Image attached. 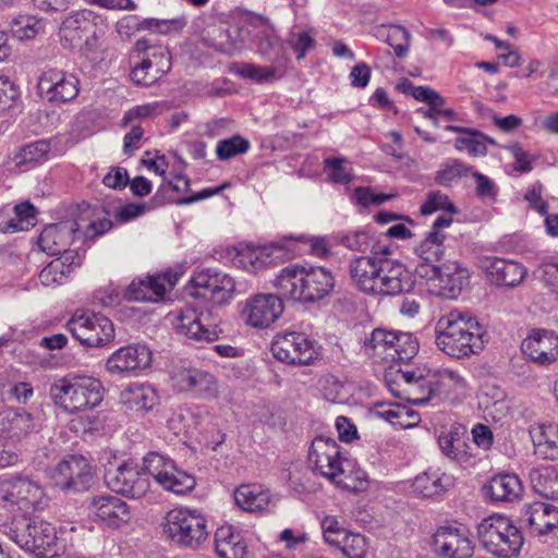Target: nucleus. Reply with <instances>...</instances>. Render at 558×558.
Instances as JSON below:
<instances>
[{
  "mask_svg": "<svg viewBox=\"0 0 558 558\" xmlns=\"http://www.w3.org/2000/svg\"><path fill=\"white\" fill-rule=\"evenodd\" d=\"M303 239L284 236L279 242H272L260 246L240 245L229 250V254L238 258L239 265L246 268H264L275 266L291 259L298 251V243Z\"/></svg>",
  "mask_w": 558,
  "mask_h": 558,
  "instance_id": "5",
  "label": "nucleus"
},
{
  "mask_svg": "<svg viewBox=\"0 0 558 558\" xmlns=\"http://www.w3.org/2000/svg\"><path fill=\"white\" fill-rule=\"evenodd\" d=\"M523 197L533 209H546L555 206V198L548 197L544 186L538 182L531 184L525 190Z\"/></svg>",
  "mask_w": 558,
  "mask_h": 558,
  "instance_id": "55",
  "label": "nucleus"
},
{
  "mask_svg": "<svg viewBox=\"0 0 558 558\" xmlns=\"http://www.w3.org/2000/svg\"><path fill=\"white\" fill-rule=\"evenodd\" d=\"M76 221V230L81 231L86 238L101 235L112 228V221L106 216H100L96 211H83Z\"/></svg>",
  "mask_w": 558,
  "mask_h": 558,
  "instance_id": "43",
  "label": "nucleus"
},
{
  "mask_svg": "<svg viewBox=\"0 0 558 558\" xmlns=\"http://www.w3.org/2000/svg\"><path fill=\"white\" fill-rule=\"evenodd\" d=\"M251 147L250 142L241 135L219 141L216 146V155L219 160H229L245 154Z\"/></svg>",
  "mask_w": 558,
  "mask_h": 558,
  "instance_id": "50",
  "label": "nucleus"
},
{
  "mask_svg": "<svg viewBox=\"0 0 558 558\" xmlns=\"http://www.w3.org/2000/svg\"><path fill=\"white\" fill-rule=\"evenodd\" d=\"M72 240L70 228L64 225H50L46 227L38 239L39 247L49 255L69 253L68 245Z\"/></svg>",
  "mask_w": 558,
  "mask_h": 558,
  "instance_id": "27",
  "label": "nucleus"
},
{
  "mask_svg": "<svg viewBox=\"0 0 558 558\" xmlns=\"http://www.w3.org/2000/svg\"><path fill=\"white\" fill-rule=\"evenodd\" d=\"M306 269L303 267L286 268L278 276L276 286L279 292L288 299L302 301Z\"/></svg>",
  "mask_w": 558,
  "mask_h": 558,
  "instance_id": "31",
  "label": "nucleus"
},
{
  "mask_svg": "<svg viewBox=\"0 0 558 558\" xmlns=\"http://www.w3.org/2000/svg\"><path fill=\"white\" fill-rule=\"evenodd\" d=\"M388 245L377 243L373 248V256L359 257L351 266V277L357 287L366 292L378 294V281L381 271L384 256H390Z\"/></svg>",
  "mask_w": 558,
  "mask_h": 558,
  "instance_id": "11",
  "label": "nucleus"
},
{
  "mask_svg": "<svg viewBox=\"0 0 558 558\" xmlns=\"http://www.w3.org/2000/svg\"><path fill=\"white\" fill-rule=\"evenodd\" d=\"M489 275L497 284L512 287L523 278V269L515 262L495 259L489 267Z\"/></svg>",
  "mask_w": 558,
  "mask_h": 558,
  "instance_id": "39",
  "label": "nucleus"
},
{
  "mask_svg": "<svg viewBox=\"0 0 558 558\" xmlns=\"http://www.w3.org/2000/svg\"><path fill=\"white\" fill-rule=\"evenodd\" d=\"M102 183L110 189L121 190L129 184L126 169L121 167L112 168L102 179Z\"/></svg>",
  "mask_w": 558,
  "mask_h": 558,
  "instance_id": "64",
  "label": "nucleus"
},
{
  "mask_svg": "<svg viewBox=\"0 0 558 558\" xmlns=\"http://www.w3.org/2000/svg\"><path fill=\"white\" fill-rule=\"evenodd\" d=\"M283 311L281 300L272 294H257L245 305L243 314L246 323L254 328H268Z\"/></svg>",
  "mask_w": 558,
  "mask_h": 558,
  "instance_id": "17",
  "label": "nucleus"
},
{
  "mask_svg": "<svg viewBox=\"0 0 558 558\" xmlns=\"http://www.w3.org/2000/svg\"><path fill=\"white\" fill-rule=\"evenodd\" d=\"M271 351L277 360L288 364H308L315 359L312 342L296 332L277 336Z\"/></svg>",
  "mask_w": 558,
  "mask_h": 558,
  "instance_id": "16",
  "label": "nucleus"
},
{
  "mask_svg": "<svg viewBox=\"0 0 558 558\" xmlns=\"http://www.w3.org/2000/svg\"><path fill=\"white\" fill-rule=\"evenodd\" d=\"M436 342L452 357L469 356L481 343L480 324L468 314L450 312L438 320Z\"/></svg>",
  "mask_w": 558,
  "mask_h": 558,
  "instance_id": "2",
  "label": "nucleus"
},
{
  "mask_svg": "<svg viewBox=\"0 0 558 558\" xmlns=\"http://www.w3.org/2000/svg\"><path fill=\"white\" fill-rule=\"evenodd\" d=\"M177 526V536L184 546H198L207 537L205 519L196 511L180 510Z\"/></svg>",
  "mask_w": 558,
  "mask_h": 558,
  "instance_id": "25",
  "label": "nucleus"
},
{
  "mask_svg": "<svg viewBox=\"0 0 558 558\" xmlns=\"http://www.w3.org/2000/svg\"><path fill=\"white\" fill-rule=\"evenodd\" d=\"M397 197L398 192L396 190H390L389 192H380L376 187L372 186L355 187L350 195V198L356 205L362 207L379 206Z\"/></svg>",
  "mask_w": 558,
  "mask_h": 558,
  "instance_id": "45",
  "label": "nucleus"
},
{
  "mask_svg": "<svg viewBox=\"0 0 558 558\" xmlns=\"http://www.w3.org/2000/svg\"><path fill=\"white\" fill-rule=\"evenodd\" d=\"M529 523L537 534H545L558 526V509L545 502H534L529 509Z\"/></svg>",
  "mask_w": 558,
  "mask_h": 558,
  "instance_id": "35",
  "label": "nucleus"
},
{
  "mask_svg": "<svg viewBox=\"0 0 558 558\" xmlns=\"http://www.w3.org/2000/svg\"><path fill=\"white\" fill-rule=\"evenodd\" d=\"M235 74L245 80H251L258 84L270 83L281 78L286 74L284 66H262L253 63H238L233 65Z\"/></svg>",
  "mask_w": 558,
  "mask_h": 558,
  "instance_id": "36",
  "label": "nucleus"
},
{
  "mask_svg": "<svg viewBox=\"0 0 558 558\" xmlns=\"http://www.w3.org/2000/svg\"><path fill=\"white\" fill-rule=\"evenodd\" d=\"M534 487L546 498L558 497V472L553 468H543L537 471L534 480Z\"/></svg>",
  "mask_w": 558,
  "mask_h": 558,
  "instance_id": "49",
  "label": "nucleus"
},
{
  "mask_svg": "<svg viewBox=\"0 0 558 558\" xmlns=\"http://www.w3.org/2000/svg\"><path fill=\"white\" fill-rule=\"evenodd\" d=\"M216 550L221 558H245L246 546L241 536L230 525H221L217 529Z\"/></svg>",
  "mask_w": 558,
  "mask_h": 558,
  "instance_id": "30",
  "label": "nucleus"
},
{
  "mask_svg": "<svg viewBox=\"0 0 558 558\" xmlns=\"http://www.w3.org/2000/svg\"><path fill=\"white\" fill-rule=\"evenodd\" d=\"M439 445L442 451L453 459H464L471 456L465 432L453 430L442 434L439 437Z\"/></svg>",
  "mask_w": 558,
  "mask_h": 558,
  "instance_id": "44",
  "label": "nucleus"
},
{
  "mask_svg": "<svg viewBox=\"0 0 558 558\" xmlns=\"http://www.w3.org/2000/svg\"><path fill=\"white\" fill-rule=\"evenodd\" d=\"M408 93L416 100L428 104L436 111L442 105V99L433 89L423 86H409Z\"/></svg>",
  "mask_w": 558,
  "mask_h": 558,
  "instance_id": "60",
  "label": "nucleus"
},
{
  "mask_svg": "<svg viewBox=\"0 0 558 558\" xmlns=\"http://www.w3.org/2000/svg\"><path fill=\"white\" fill-rule=\"evenodd\" d=\"M472 167L459 159H449L442 162L434 173V182L441 186H451L460 179L468 177Z\"/></svg>",
  "mask_w": 558,
  "mask_h": 558,
  "instance_id": "40",
  "label": "nucleus"
},
{
  "mask_svg": "<svg viewBox=\"0 0 558 558\" xmlns=\"http://www.w3.org/2000/svg\"><path fill=\"white\" fill-rule=\"evenodd\" d=\"M304 292L302 301H315L326 295L333 287L331 275L323 268L306 270Z\"/></svg>",
  "mask_w": 558,
  "mask_h": 558,
  "instance_id": "33",
  "label": "nucleus"
},
{
  "mask_svg": "<svg viewBox=\"0 0 558 558\" xmlns=\"http://www.w3.org/2000/svg\"><path fill=\"white\" fill-rule=\"evenodd\" d=\"M387 43L393 48L398 57H403L409 48L407 31L400 26H390L387 34Z\"/></svg>",
  "mask_w": 558,
  "mask_h": 558,
  "instance_id": "57",
  "label": "nucleus"
},
{
  "mask_svg": "<svg viewBox=\"0 0 558 558\" xmlns=\"http://www.w3.org/2000/svg\"><path fill=\"white\" fill-rule=\"evenodd\" d=\"M150 62L145 59L131 71V80L140 85H150L158 80L157 75L150 70Z\"/></svg>",
  "mask_w": 558,
  "mask_h": 558,
  "instance_id": "61",
  "label": "nucleus"
},
{
  "mask_svg": "<svg viewBox=\"0 0 558 558\" xmlns=\"http://www.w3.org/2000/svg\"><path fill=\"white\" fill-rule=\"evenodd\" d=\"M143 470L151 475L161 486L171 490L174 486V462L157 452H150L144 458Z\"/></svg>",
  "mask_w": 558,
  "mask_h": 558,
  "instance_id": "29",
  "label": "nucleus"
},
{
  "mask_svg": "<svg viewBox=\"0 0 558 558\" xmlns=\"http://www.w3.org/2000/svg\"><path fill=\"white\" fill-rule=\"evenodd\" d=\"M395 340H397V332L378 328L375 329L369 339L366 340L365 347L378 355H390Z\"/></svg>",
  "mask_w": 558,
  "mask_h": 558,
  "instance_id": "53",
  "label": "nucleus"
},
{
  "mask_svg": "<svg viewBox=\"0 0 558 558\" xmlns=\"http://www.w3.org/2000/svg\"><path fill=\"white\" fill-rule=\"evenodd\" d=\"M385 380L396 397L411 403L425 402L435 391V375L423 374L409 366L390 365L386 369Z\"/></svg>",
  "mask_w": 558,
  "mask_h": 558,
  "instance_id": "4",
  "label": "nucleus"
},
{
  "mask_svg": "<svg viewBox=\"0 0 558 558\" xmlns=\"http://www.w3.org/2000/svg\"><path fill=\"white\" fill-rule=\"evenodd\" d=\"M323 173L328 182L347 185L354 180L352 162L342 156H329L323 161Z\"/></svg>",
  "mask_w": 558,
  "mask_h": 558,
  "instance_id": "34",
  "label": "nucleus"
},
{
  "mask_svg": "<svg viewBox=\"0 0 558 558\" xmlns=\"http://www.w3.org/2000/svg\"><path fill=\"white\" fill-rule=\"evenodd\" d=\"M50 397L56 407L71 414L90 411L105 398L102 383L89 375H66L50 387Z\"/></svg>",
  "mask_w": 558,
  "mask_h": 558,
  "instance_id": "1",
  "label": "nucleus"
},
{
  "mask_svg": "<svg viewBox=\"0 0 558 558\" xmlns=\"http://www.w3.org/2000/svg\"><path fill=\"white\" fill-rule=\"evenodd\" d=\"M187 289L191 295L205 299L211 306H221L233 298L235 283L226 274L203 270L194 275Z\"/></svg>",
  "mask_w": 558,
  "mask_h": 558,
  "instance_id": "8",
  "label": "nucleus"
},
{
  "mask_svg": "<svg viewBox=\"0 0 558 558\" xmlns=\"http://www.w3.org/2000/svg\"><path fill=\"white\" fill-rule=\"evenodd\" d=\"M434 544L437 550L448 558H469L473 553L469 537L450 527L439 529L434 535Z\"/></svg>",
  "mask_w": 558,
  "mask_h": 558,
  "instance_id": "23",
  "label": "nucleus"
},
{
  "mask_svg": "<svg viewBox=\"0 0 558 558\" xmlns=\"http://www.w3.org/2000/svg\"><path fill=\"white\" fill-rule=\"evenodd\" d=\"M234 499L240 508L250 512L263 511L270 502L268 492L256 484H243L239 486L234 492Z\"/></svg>",
  "mask_w": 558,
  "mask_h": 558,
  "instance_id": "28",
  "label": "nucleus"
},
{
  "mask_svg": "<svg viewBox=\"0 0 558 558\" xmlns=\"http://www.w3.org/2000/svg\"><path fill=\"white\" fill-rule=\"evenodd\" d=\"M326 542L339 548L348 558H364L367 553L366 538L360 533L348 531L333 518L323 521Z\"/></svg>",
  "mask_w": 558,
  "mask_h": 558,
  "instance_id": "15",
  "label": "nucleus"
},
{
  "mask_svg": "<svg viewBox=\"0 0 558 558\" xmlns=\"http://www.w3.org/2000/svg\"><path fill=\"white\" fill-rule=\"evenodd\" d=\"M485 489L494 501H510L519 495L521 484L514 475L504 474L493 477Z\"/></svg>",
  "mask_w": 558,
  "mask_h": 558,
  "instance_id": "37",
  "label": "nucleus"
},
{
  "mask_svg": "<svg viewBox=\"0 0 558 558\" xmlns=\"http://www.w3.org/2000/svg\"><path fill=\"white\" fill-rule=\"evenodd\" d=\"M378 281V294L396 295L409 291L412 278L404 265L384 256Z\"/></svg>",
  "mask_w": 558,
  "mask_h": 558,
  "instance_id": "21",
  "label": "nucleus"
},
{
  "mask_svg": "<svg viewBox=\"0 0 558 558\" xmlns=\"http://www.w3.org/2000/svg\"><path fill=\"white\" fill-rule=\"evenodd\" d=\"M291 47L298 53V59L304 58L305 53L315 47L313 34L308 31L293 34Z\"/></svg>",
  "mask_w": 558,
  "mask_h": 558,
  "instance_id": "62",
  "label": "nucleus"
},
{
  "mask_svg": "<svg viewBox=\"0 0 558 558\" xmlns=\"http://www.w3.org/2000/svg\"><path fill=\"white\" fill-rule=\"evenodd\" d=\"M308 460L315 470L328 478H335L342 463L337 442L324 437H317L313 440L308 452Z\"/></svg>",
  "mask_w": 558,
  "mask_h": 558,
  "instance_id": "19",
  "label": "nucleus"
},
{
  "mask_svg": "<svg viewBox=\"0 0 558 558\" xmlns=\"http://www.w3.org/2000/svg\"><path fill=\"white\" fill-rule=\"evenodd\" d=\"M522 349L531 360L549 363L558 357V337L551 331L534 330L523 341Z\"/></svg>",
  "mask_w": 558,
  "mask_h": 558,
  "instance_id": "22",
  "label": "nucleus"
},
{
  "mask_svg": "<svg viewBox=\"0 0 558 558\" xmlns=\"http://www.w3.org/2000/svg\"><path fill=\"white\" fill-rule=\"evenodd\" d=\"M179 320L180 324L177 328L187 338L210 340L209 332L203 328L195 310L187 308L185 312H182Z\"/></svg>",
  "mask_w": 558,
  "mask_h": 558,
  "instance_id": "47",
  "label": "nucleus"
},
{
  "mask_svg": "<svg viewBox=\"0 0 558 558\" xmlns=\"http://www.w3.org/2000/svg\"><path fill=\"white\" fill-rule=\"evenodd\" d=\"M122 401L132 410H149L156 403V392L149 386H133L123 391Z\"/></svg>",
  "mask_w": 558,
  "mask_h": 558,
  "instance_id": "41",
  "label": "nucleus"
},
{
  "mask_svg": "<svg viewBox=\"0 0 558 558\" xmlns=\"http://www.w3.org/2000/svg\"><path fill=\"white\" fill-rule=\"evenodd\" d=\"M478 536L483 545L499 557L514 555L522 545L520 531L502 515L494 514L478 525Z\"/></svg>",
  "mask_w": 558,
  "mask_h": 558,
  "instance_id": "7",
  "label": "nucleus"
},
{
  "mask_svg": "<svg viewBox=\"0 0 558 558\" xmlns=\"http://www.w3.org/2000/svg\"><path fill=\"white\" fill-rule=\"evenodd\" d=\"M537 445L555 446L558 442V427L555 424H541L531 432Z\"/></svg>",
  "mask_w": 558,
  "mask_h": 558,
  "instance_id": "58",
  "label": "nucleus"
},
{
  "mask_svg": "<svg viewBox=\"0 0 558 558\" xmlns=\"http://www.w3.org/2000/svg\"><path fill=\"white\" fill-rule=\"evenodd\" d=\"M93 12L83 10L69 14L59 29L60 43L65 49H75L82 45L83 36L88 31Z\"/></svg>",
  "mask_w": 558,
  "mask_h": 558,
  "instance_id": "24",
  "label": "nucleus"
},
{
  "mask_svg": "<svg viewBox=\"0 0 558 558\" xmlns=\"http://www.w3.org/2000/svg\"><path fill=\"white\" fill-rule=\"evenodd\" d=\"M146 61L150 62V70L160 77L161 75L168 73L171 69V54L169 51L163 50L162 48H155L154 51L149 54Z\"/></svg>",
  "mask_w": 558,
  "mask_h": 558,
  "instance_id": "56",
  "label": "nucleus"
},
{
  "mask_svg": "<svg viewBox=\"0 0 558 558\" xmlns=\"http://www.w3.org/2000/svg\"><path fill=\"white\" fill-rule=\"evenodd\" d=\"M383 415L392 425L400 428L416 426L421 421L417 412L403 404H393L390 409L385 411Z\"/></svg>",
  "mask_w": 558,
  "mask_h": 558,
  "instance_id": "48",
  "label": "nucleus"
},
{
  "mask_svg": "<svg viewBox=\"0 0 558 558\" xmlns=\"http://www.w3.org/2000/svg\"><path fill=\"white\" fill-rule=\"evenodd\" d=\"M171 284V275L168 272L147 276L132 281L125 290L124 298L128 301L158 302Z\"/></svg>",
  "mask_w": 558,
  "mask_h": 558,
  "instance_id": "20",
  "label": "nucleus"
},
{
  "mask_svg": "<svg viewBox=\"0 0 558 558\" xmlns=\"http://www.w3.org/2000/svg\"><path fill=\"white\" fill-rule=\"evenodd\" d=\"M13 217L8 216V211H0V232H19L28 230L37 223L36 211H12Z\"/></svg>",
  "mask_w": 558,
  "mask_h": 558,
  "instance_id": "46",
  "label": "nucleus"
},
{
  "mask_svg": "<svg viewBox=\"0 0 558 558\" xmlns=\"http://www.w3.org/2000/svg\"><path fill=\"white\" fill-rule=\"evenodd\" d=\"M470 174L475 180L476 194L482 198L494 201L498 193L496 184L488 177L477 171L472 170Z\"/></svg>",
  "mask_w": 558,
  "mask_h": 558,
  "instance_id": "59",
  "label": "nucleus"
},
{
  "mask_svg": "<svg viewBox=\"0 0 558 558\" xmlns=\"http://www.w3.org/2000/svg\"><path fill=\"white\" fill-rule=\"evenodd\" d=\"M94 475L93 468L83 456H70L53 470L51 478L63 489H85Z\"/></svg>",
  "mask_w": 558,
  "mask_h": 558,
  "instance_id": "14",
  "label": "nucleus"
},
{
  "mask_svg": "<svg viewBox=\"0 0 558 558\" xmlns=\"http://www.w3.org/2000/svg\"><path fill=\"white\" fill-rule=\"evenodd\" d=\"M485 40H488L495 45L498 51L497 59L509 68H519L522 64V58L518 50L508 41H504L498 37L487 34L484 36Z\"/></svg>",
  "mask_w": 558,
  "mask_h": 558,
  "instance_id": "52",
  "label": "nucleus"
},
{
  "mask_svg": "<svg viewBox=\"0 0 558 558\" xmlns=\"http://www.w3.org/2000/svg\"><path fill=\"white\" fill-rule=\"evenodd\" d=\"M17 98V90L5 75H0V110L10 108Z\"/></svg>",
  "mask_w": 558,
  "mask_h": 558,
  "instance_id": "63",
  "label": "nucleus"
},
{
  "mask_svg": "<svg viewBox=\"0 0 558 558\" xmlns=\"http://www.w3.org/2000/svg\"><path fill=\"white\" fill-rule=\"evenodd\" d=\"M11 534L17 545L38 557L51 558L61 550L56 527L44 520L14 519Z\"/></svg>",
  "mask_w": 558,
  "mask_h": 558,
  "instance_id": "3",
  "label": "nucleus"
},
{
  "mask_svg": "<svg viewBox=\"0 0 558 558\" xmlns=\"http://www.w3.org/2000/svg\"><path fill=\"white\" fill-rule=\"evenodd\" d=\"M66 328L82 345L88 348H101L114 339L113 323L107 316L92 311H75Z\"/></svg>",
  "mask_w": 558,
  "mask_h": 558,
  "instance_id": "6",
  "label": "nucleus"
},
{
  "mask_svg": "<svg viewBox=\"0 0 558 558\" xmlns=\"http://www.w3.org/2000/svg\"><path fill=\"white\" fill-rule=\"evenodd\" d=\"M43 496L41 488L26 480L14 478L0 485V500L2 507L9 510L28 511L34 509Z\"/></svg>",
  "mask_w": 558,
  "mask_h": 558,
  "instance_id": "12",
  "label": "nucleus"
},
{
  "mask_svg": "<svg viewBox=\"0 0 558 558\" xmlns=\"http://www.w3.org/2000/svg\"><path fill=\"white\" fill-rule=\"evenodd\" d=\"M50 150V145L46 141H37L27 144L19 149L14 155L15 166L19 168H29L44 161Z\"/></svg>",
  "mask_w": 558,
  "mask_h": 558,
  "instance_id": "42",
  "label": "nucleus"
},
{
  "mask_svg": "<svg viewBox=\"0 0 558 558\" xmlns=\"http://www.w3.org/2000/svg\"><path fill=\"white\" fill-rule=\"evenodd\" d=\"M41 29V21L33 15H20L11 23L13 37L24 40L34 38Z\"/></svg>",
  "mask_w": 558,
  "mask_h": 558,
  "instance_id": "51",
  "label": "nucleus"
},
{
  "mask_svg": "<svg viewBox=\"0 0 558 558\" xmlns=\"http://www.w3.org/2000/svg\"><path fill=\"white\" fill-rule=\"evenodd\" d=\"M80 265V257L75 252L62 254L40 271V281L45 286L61 284Z\"/></svg>",
  "mask_w": 558,
  "mask_h": 558,
  "instance_id": "26",
  "label": "nucleus"
},
{
  "mask_svg": "<svg viewBox=\"0 0 558 558\" xmlns=\"http://www.w3.org/2000/svg\"><path fill=\"white\" fill-rule=\"evenodd\" d=\"M37 87L43 98L54 104L74 99L80 90L75 75L57 69L45 71L39 76Z\"/></svg>",
  "mask_w": 558,
  "mask_h": 558,
  "instance_id": "10",
  "label": "nucleus"
},
{
  "mask_svg": "<svg viewBox=\"0 0 558 558\" xmlns=\"http://www.w3.org/2000/svg\"><path fill=\"white\" fill-rule=\"evenodd\" d=\"M151 362V353L145 345H126L114 351L107 360L111 374H130L144 369Z\"/></svg>",
  "mask_w": 558,
  "mask_h": 558,
  "instance_id": "18",
  "label": "nucleus"
},
{
  "mask_svg": "<svg viewBox=\"0 0 558 558\" xmlns=\"http://www.w3.org/2000/svg\"><path fill=\"white\" fill-rule=\"evenodd\" d=\"M337 485L351 492H363L366 489L368 480L366 473L354 463L345 461L340 464V470L335 478H330Z\"/></svg>",
  "mask_w": 558,
  "mask_h": 558,
  "instance_id": "38",
  "label": "nucleus"
},
{
  "mask_svg": "<svg viewBox=\"0 0 558 558\" xmlns=\"http://www.w3.org/2000/svg\"><path fill=\"white\" fill-rule=\"evenodd\" d=\"M417 341L407 332H397V340L393 341L390 356L400 361L410 360L417 352Z\"/></svg>",
  "mask_w": 558,
  "mask_h": 558,
  "instance_id": "54",
  "label": "nucleus"
},
{
  "mask_svg": "<svg viewBox=\"0 0 558 558\" xmlns=\"http://www.w3.org/2000/svg\"><path fill=\"white\" fill-rule=\"evenodd\" d=\"M89 515L94 521L108 527L119 529L131 521V508L122 498L104 494L95 496L88 506Z\"/></svg>",
  "mask_w": 558,
  "mask_h": 558,
  "instance_id": "13",
  "label": "nucleus"
},
{
  "mask_svg": "<svg viewBox=\"0 0 558 558\" xmlns=\"http://www.w3.org/2000/svg\"><path fill=\"white\" fill-rule=\"evenodd\" d=\"M105 478L111 490L132 498H141L149 487L147 477L133 461L109 462Z\"/></svg>",
  "mask_w": 558,
  "mask_h": 558,
  "instance_id": "9",
  "label": "nucleus"
},
{
  "mask_svg": "<svg viewBox=\"0 0 558 558\" xmlns=\"http://www.w3.org/2000/svg\"><path fill=\"white\" fill-rule=\"evenodd\" d=\"M448 131L461 133L462 135L454 140V148L460 151H466L473 157H483L487 154L486 140L482 133L456 125H448Z\"/></svg>",
  "mask_w": 558,
  "mask_h": 558,
  "instance_id": "32",
  "label": "nucleus"
}]
</instances>
